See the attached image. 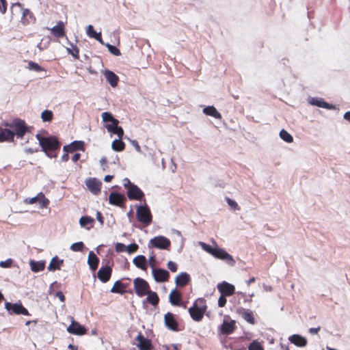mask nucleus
<instances>
[{"instance_id": "864d4df0", "label": "nucleus", "mask_w": 350, "mask_h": 350, "mask_svg": "<svg viewBox=\"0 0 350 350\" xmlns=\"http://www.w3.org/2000/svg\"><path fill=\"white\" fill-rule=\"evenodd\" d=\"M115 248L117 252H122L126 251V246L121 243H117L115 245Z\"/></svg>"}, {"instance_id": "f03ea898", "label": "nucleus", "mask_w": 350, "mask_h": 350, "mask_svg": "<svg viewBox=\"0 0 350 350\" xmlns=\"http://www.w3.org/2000/svg\"><path fill=\"white\" fill-rule=\"evenodd\" d=\"M101 116L103 122H111V124L105 125L108 132L117 135L120 139H122L124 135V131L121 126H118V120L116 119L110 112H103Z\"/></svg>"}, {"instance_id": "6e6d98bb", "label": "nucleus", "mask_w": 350, "mask_h": 350, "mask_svg": "<svg viewBox=\"0 0 350 350\" xmlns=\"http://www.w3.org/2000/svg\"><path fill=\"white\" fill-rule=\"evenodd\" d=\"M167 268L172 272H176L177 271V265L173 261H169L167 263Z\"/></svg>"}, {"instance_id": "ea45409f", "label": "nucleus", "mask_w": 350, "mask_h": 350, "mask_svg": "<svg viewBox=\"0 0 350 350\" xmlns=\"http://www.w3.org/2000/svg\"><path fill=\"white\" fill-rule=\"evenodd\" d=\"M40 203L41 208H44L49 204V200L45 197L43 193H39V200L38 201Z\"/></svg>"}, {"instance_id": "c85d7f7f", "label": "nucleus", "mask_w": 350, "mask_h": 350, "mask_svg": "<svg viewBox=\"0 0 350 350\" xmlns=\"http://www.w3.org/2000/svg\"><path fill=\"white\" fill-rule=\"evenodd\" d=\"M191 278L188 273H181L176 276L175 282L177 286H185L189 282Z\"/></svg>"}, {"instance_id": "13d9d810", "label": "nucleus", "mask_w": 350, "mask_h": 350, "mask_svg": "<svg viewBox=\"0 0 350 350\" xmlns=\"http://www.w3.org/2000/svg\"><path fill=\"white\" fill-rule=\"evenodd\" d=\"M165 350H180L178 345L172 344L170 345H165L163 347Z\"/></svg>"}, {"instance_id": "7c9ffc66", "label": "nucleus", "mask_w": 350, "mask_h": 350, "mask_svg": "<svg viewBox=\"0 0 350 350\" xmlns=\"http://www.w3.org/2000/svg\"><path fill=\"white\" fill-rule=\"evenodd\" d=\"M289 340L297 347H303L307 345V340L299 335L294 334L289 337Z\"/></svg>"}, {"instance_id": "9b49d317", "label": "nucleus", "mask_w": 350, "mask_h": 350, "mask_svg": "<svg viewBox=\"0 0 350 350\" xmlns=\"http://www.w3.org/2000/svg\"><path fill=\"white\" fill-rule=\"evenodd\" d=\"M217 287L220 294L228 297L232 296L235 292L234 286L225 281L219 283Z\"/></svg>"}, {"instance_id": "2eb2a0df", "label": "nucleus", "mask_w": 350, "mask_h": 350, "mask_svg": "<svg viewBox=\"0 0 350 350\" xmlns=\"http://www.w3.org/2000/svg\"><path fill=\"white\" fill-rule=\"evenodd\" d=\"M112 268L110 266L102 267L97 273L98 278L103 283L107 282L111 276Z\"/></svg>"}, {"instance_id": "a19ab883", "label": "nucleus", "mask_w": 350, "mask_h": 350, "mask_svg": "<svg viewBox=\"0 0 350 350\" xmlns=\"http://www.w3.org/2000/svg\"><path fill=\"white\" fill-rule=\"evenodd\" d=\"M280 136L286 142L291 143L293 142V137L292 135L284 129H282L280 132Z\"/></svg>"}, {"instance_id": "aec40b11", "label": "nucleus", "mask_w": 350, "mask_h": 350, "mask_svg": "<svg viewBox=\"0 0 350 350\" xmlns=\"http://www.w3.org/2000/svg\"><path fill=\"white\" fill-rule=\"evenodd\" d=\"M213 256L217 258L229 261L232 265H233L234 262V260L231 255L227 253L224 250L219 247H215Z\"/></svg>"}, {"instance_id": "de8ad7c7", "label": "nucleus", "mask_w": 350, "mask_h": 350, "mask_svg": "<svg viewBox=\"0 0 350 350\" xmlns=\"http://www.w3.org/2000/svg\"><path fill=\"white\" fill-rule=\"evenodd\" d=\"M109 51L114 55H116V56H119L121 55V53H120V51L115 46H113L111 44H106Z\"/></svg>"}, {"instance_id": "dca6fc26", "label": "nucleus", "mask_w": 350, "mask_h": 350, "mask_svg": "<svg viewBox=\"0 0 350 350\" xmlns=\"http://www.w3.org/2000/svg\"><path fill=\"white\" fill-rule=\"evenodd\" d=\"M152 274L154 280L157 282H167L170 278L169 272L161 268L153 269Z\"/></svg>"}, {"instance_id": "2f4dec72", "label": "nucleus", "mask_w": 350, "mask_h": 350, "mask_svg": "<svg viewBox=\"0 0 350 350\" xmlns=\"http://www.w3.org/2000/svg\"><path fill=\"white\" fill-rule=\"evenodd\" d=\"M94 221V219L90 216H83L79 219L81 226L85 228L87 230L93 228Z\"/></svg>"}, {"instance_id": "49530a36", "label": "nucleus", "mask_w": 350, "mask_h": 350, "mask_svg": "<svg viewBox=\"0 0 350 350\" xmlns=\"http://www.w3.org/2000/svg\"><path fill=\"white\" fill-rule=\"evenodd\" d=\"M226 202L228 203V204L230 206V208L232 210H234V211L240 210L239 206L234 200H232L231 198H230L228 197L226 198Z\"/></svg>"}, {"instance_id": "4468645a", "label": "nucleus", "mask_w": 350, "mask_h": 350, "mask_svg": "<svg viewBox=\"0 0 350 350\" xmlns=\"http://www.w3.org/2000/svg\"><path fill=\"white\" fill-rule=\"evenodd\" d=\"M237 313L240 315L245 321L249 323L250 324L254 325L255 318L254 315V312L248 309H245L243 308H239L237 310Z\"/></svg>"}, {"instance_id": "7ed1b4c3", "label": "nucleus", "mask_w": 350, "mask_h": 350, "mask_svg": "<svg viewBox=\"0 0 350 350\" xmlns=\"http://www.w3.org/2000/svg\"><path fill=\"white\" fill-rule=\"evenodd\" d=\"M207 309L206 300L204 298L197 299L193 306L189 308V312L195 321H201Z\"/></svg>"}, {"instance_id": "6e6552de", "label": "nucleus", "mask_w": 350, "mask_h": 350, "mask_svg": "<svg viewBox=\"0 0 350 350\" xmlns=\"http://www.w3.org/2000/svg\"><path fill=\"white\" fill-rule=\"evenodd\" d=\"M5 308L10 314L29 315L28 310L21 304L5 303Z\"/></svg>"}, {"instance_id": "39448f33", "label": "nucleus", "mask_w": 350, "mask_h": 350, "mask_svg": "<svg viewBox=\"0 0 350 350\" xmlns=\"http://www.w3.org/2000/svg\"><path fill=\"white\" fill-rule=\"evenodd\" d=\"M134 290L136 295L139 297H144L148 293L150 289L149 284L143 278H137L133 280Z\"/></svg>"}, {"instance_id": "774afa93", "label": "nucleus", "mask_w": 350, "mask_h": 350, "mask_svg": "<svg viewBox=\"0 0 350 350\" xmlns=\"http://www.w3.org/2000/svg\"><path fill=\"white\" fill-rule=\"evenodd\" d=\"M154 262H155V257L154 255H152L149 258V264L151 267H154Z\"/></svg>"}, {"instance_id": "1a4fd4ad", "label": "nucleus", "mask_w": 350, "mask_h": 350, "mask_svg": "<svg viewBox=\"0 0 350 350\" xmlns=\"http://www.w3.org/2000/svg\"><path fill=\"white\" fill-rule=\"evenodd\" d=\"M126 195L131 200H142L144 197V192L136 185L128 188Z\"/></svg>"}, {"instance_id": "69168bd1", "label": "nucleus", "mask_w": 350, "mask_h": 350, "mask_svg": "<svg viewBox=\"0 0 350 350\" xmlns=\"http://www.w3.org/2000/svg\"><path fill=\"white\" fill-rule=\"evenodd\" d=\"M81 158V154L80 153H75L72 157V161L73 162H77Z\"/></svg>"}, {"instance_id": "e2e57ef3", "label": "nucleus", "mask_w": 350, "mask_h": 350, "mask_svg": "<svg viewBox=\"0 0 350 350\" xmlns=\"http://www.w3.org/2000/svg\"><path fill=\"white\" fill-rule=\"evenodd\" d=\"M96 219H98V221L100 222V224L101 225L103 224V223H104V218L103 217L102 213L100 211H97V213H96Z\"/></svg>"}, {"instance_id": "b1692460", "label": "nucleus", "mask_w": 350, "mask_h": 350, "mask_svg": "<svg viewBox=\"0 0 350 350\" xmlns=\"http://www.w3.org/2000/svg\"><path fill=\"white\" fill-rule=\"evenodd\" d=\"M99 258L94 252L90 251L88 254V264L92 271H95L98 266Z\"/></svg>"}, {"instance_id": "a211bd4d", "label": "nucleus", "mask_w": 350, "mask_h": 350, "mask_svg": "<svg viewBox=\"0 0 350 350\" xmlns=\"http://www.w3.org/2000/svg\"><path fill=\"white\" fill-rule=\"evenodd\" d=\"M67 331L72 334L81 336L86 333L85 328L78 322L72 321L67 328Z\"/></svg>"}, {"instance_id": "680f3d73", "label": "nucleus", "mask_w": 350, "mask_h": 350, "mask_svg": "<svg viewBox=\"0 0 350 350\" xmlns=\"http://www.w3.org/2000/svg\"><path fill=\"white\" fill-rule=\"evenodd\" d=\"M131 144L132 145L135 147V150L138 152H142V150H141V147L139 145L137 141L136 140H132L131 141Z\"/></svg>"}, {"instance_id": "338daca9", "label": "nucleus", "mask_w": 350, "mask_h": 350, "mask_svg": "<svg viewBox=\"0 0 350 350\" xmlns=\"http://www.w3.org/2000/svg\"><path fill=\"white\" fill-rule=\"evenodd\" d=\"M69 159V155H68V152H66L64 153L62 157H61V160L63 161V162H66L68 161Z\"/></svg>"}, {"instance_id": "603ef678", "label": "nucleus", "mask_w": 350, "mask_h": 350, "mask_svg": "<svg viewBox=\"0 0 350 350\" xmlns=\"http://www.w3.org/2000/svg\"><path fill=\"white\" fill-rule=\"evenodd\" d=\"M226 295H220L219 299H218V306L220 308H223L225 306L226 302H227V299H226Z\"/></svg>"}, {"instance_id": "4c0bfd02", "label": "nucleus", "mask_w": 350, "mask_h": 350, "mask_svg": "<svg viewBox=\"0 0 350 350\" xmlns=\"http://www.w3.org/2000/svg\"><path fill=\"white\" fill-rule=\"evenodd\" d=\"M111 148L116 152L123 151L125 148V144L120 138L115 139L111 144Z\"/></svg>"}, {"instance_id": "4be33fe9", "label": "nucleus", "mask_w": 350, "mask_h": 350, "mask_svg": "<svg viewBox=\"0 0 350 350\" xmlns=\"http://www.w3.org/2000/svg\"><path fill=\"white\" fill-rule=\"evenodd\" d=\"M236 327V322L234 320H231L230 322L224 321L221 325L220 331L221 334L228 335L233 333Z\"/></svg>"}, {"instance_id": "0e129e2a", "label": "nucleus", "mask_w": 350, "mask_h": 350, "mask_svg": "<svg viewBox=\"0 0 350 350\" xmlns=\"http://www.w3.org/2000/svg\"><path fill=\"white\" fill-rule=\"evenodd\" d=\"M321 329V327H312V328H310L309 329V332L312 334H318V332H319V330Z\"/></svg>"}, {"instance_id": "58836bf2", "label": "nucleus", "mask_w": 350, "mask_h": 350, "mask_svg": "<svg viewBox=\"0 0 350 350\" xmlns=\"http://www.w3.org/2000/svg\"><path fill=\"white\" fill-rule=\"evenodd\" d=\"M41 118L43 122H51L53 119V113L51 110H44L41 113Z\"/></svg>"}, {"instance_id": "c03bdc74", "label": "nucleus", "mask_w": 350, "mask_h": 350, "mask_svg": "<svg viewBox=\"0 0 350 350\" xmlns=\"http://www.w3.org/2000/svg\"><path fill=\"white\" fill-rule=\"evenodd\" d=\"M28 68L30 70H33L36 72H42L44 70V68L38 65L37 63L30 61L28 64Z\"/></svg>"}, {"instance_id": "37998d69", "label": "nucleus", "mask_w": 350, "mask_h": 350, "mask_svg": "<svg viewBox=\"0 0 350 350\" xmlns=\"http://www.w3.org/2000/svg\"><path fill=\"white\" fill-rule=\"evenodd\" d=\"M248 350H264V348L259 342L254 340L250 344Z\"/></svg>"}, {"instance_id": "f8f14e48", "label": "nucleus", "mask_w": 350, "mask_h": 350, "mask_svg": "<svg viewBox=\"0 0 350 350\" xmlns=\"http://www.w3.org/2000/svg\"><path fill=\"white\" fill-rule=\"evenodd\" d=\"M138 342L137 346L139 350H153V346L150 339L145 338L142 333H139L135 338Z\"/></svg>"}, {"instance_id": "473e14b6", "label": "nucleus", "mask_w": 350, "mask_h": 350, "mask_svg": "<svg viewBox=\"0 0 350 350\" xmlns=\"http://www.w3.org/2000/svg\"><path fill=\"white\" fill-rule=\"evenodd\" d=\"M203 112L207 115L217 119H221V113L216 109L214 106H208L203 109Z\"/></svg>"}, {"instance_id": "8fccbe9b", "label": "nucleus", "mask_w": 350, "mask_h": 350, "mask_svg": "<svg viewBox=\"0 0 350 350\" xmlns=\"http://www.w3.org/2000/svg\"><path fill=\"white\" fill-rule=\"evenodd\" d=\"M139 247L138 245L136 243H131L129 245L126 246V252L129 254L134 253L137 252Z\"/></svg>"}, {"instance_id": "3c124183", "label": "nucleus", "mask_w": 350, "mask_h": 350, "mask_svg": "<svg viewBox=\"0 0 350 350\" xmlns=\"http://www.w3.org/2000/svg\"><path fill=\"white\" fill-rule=\"evenodd\" d=\"M201 245L202 247V248L206 252H208V254L213 255V252L215 251V247H213L212 246L208 245V244H206L204 243H201Z\"/></svg>"}, {"instance_id": "5fc2aeb1", "label": "nucleus", "mask_w": 350, "mask_h": 350, "mask_svg": "<svg viewBox=\"0 0 350 350\" xmlns=\"http://www.w3.org/2000/svg\"><path fill=\"white\" fill-rule=\"evenodd\" d=\"M7 10L6 0H0V11L2 14H5Z\"/></svg>"}, {"instance_id": "20e7f679", "label": "nucleus", "mask_w": 350, "mask_h": 350, "mask_svg": "<svg viewBox=\"0 0 350 350\" xmlns=\"http://www.w3.org/2000/svg\"><path fill=\"white\" fill-rule=\"evenodd\" d=\"M136 217L138 221L142 223L146 226H149L152 221V216L147 204L137 206Z\"/></svg>"}, {"instance_id": "412c9836", "label": "nucleus", "mask_w": 350, "mask_h": 350, "mask_svg": "<svg viewBox=\"0 0 350 350\" xmlns=\"http://www.w3.org/2000/svg\"><path fill=\"white\" fill-rule=\"evenodd\" d=\"M63 150L66 152H73L77 150H84V142L83 141H74L69 145L64 146Z\"/></svg>"}, {"instance_id": "bb28decb", "label": "nucleus", "mask_w": 350, "mask_h": 350, "mask_svg": "<svg viewBox=\"0 0 350 350\" xmlns=\"http://www.w3.org/2000/svg\"><path fill=\"white\" fill-rule=\"evenodd\" d=\"M36 21V17L27 8L23 10L22 13V22L23 24H29Z\"/></svg>"}, {"instance_id": "052dcab7", "label": "nucleus", "mask_w": 350, "mask_h": 350, "mask_svg": "<svg viewBox=\"0 0 350 350\" xmlns=\"http://www.w3.org/2000/svg\"><path fill=\"white\" fill-rule=\"evenodd\" d=\"M55 297H58L62 302L65 301V296L62 291H57L55 293Z\"/></svg>"}, {"instance_id": "c756f323", "label": "nucleus", "mask_w": 350, "mask_h": 350, "mask_svg": "<svg viewBox=\"0 0 350 350\" xmlns=\"http://www.w3.org/2000/svg\"><path fill=\"white\" fill-rule=\"evenodd\" d=\"M110 291L113 293H119L120 295H123L127 292L126 285H124V282L120 280L115 282Z\"/></svg>"}, {"instance_id": "0eeeda50", "label": "nucleus", "mask_w": 350, "mask_h": 350, "mask_svg": "<svg viewBox=\"0 0 350 350\" xmlns=\"http://www.w3.org/2000/svg\"><path fill=\"white\" fill-rule=\"evenodd\" d=\"M150 244L156 248L161 250H169L171 245V242L170 239L163 236H158L150 239Z\"/></svg>"}, {"instance_id": "6ab92c4d", "label": "nucleus", "mask_w": 350, "mask_h": 350, "mask_svg": "<svg viewBox=\"0 0 350 350\" xmlns=\"http://www.w3.org/2000/svg\"><path fill=\"white\" fill-rule=\"evenodd\" d=\"M49 29L57 38H63L66 35L64 23L62 21H58L55 26Z\"/></svg>"}, {"instance_id": "e433bc0d", "label": "nucleus", "mask_w": 350, "mask_h": 350, "mask_svg": "<svg viewBox=\"0 0 350 350\" xmlns=\"http://www.w3.org/2000/svg\"><path fill=\"white\" fill-rule=\"evenodd\" d=\"M29 265L31 271L35 273L43 271L45 267V264L42 261L31 260Z\"/></svg>"}, {"instance_id": "79ce46f5", "label": "nucleus", "mask_w": 350, "mask_h": 350, "mask_svg": "<svg viewBox=\"0 0 350 350\" xmlns=\"http://www.w3.org/2000/svg\"><path fill=\"white\" fill-rule=\"evenodd\" d=\"M67 51L75 59H78L79 58V49L77 46L72 44V49L68 48Z\"/></svg>"}, {"instance_id": "ddd939ff", "label": "nucleus", "mask_w": 350, "mask_h": 350, "mask_svg": "<svg viewBox=\"0 0 350 350\" xmlns=\"http://www.w3.org/2000/svg\"><path fill=\"white\" fill-rule=\"evenodd\" d=\"M88 189L94 194H98L100 192L102 183L96 178H90L85 181Z\"/></svg>"}, {"instance_id": "cd10ccee", "label": "nucleus", "mask_w": 350, "mask_h": 350, "mask_svg": "<svg viewBox=\"0 0 350 350\" xmlns=\"http://www.w3.org/2000/svg\"><path fill=\"white\" fill-rule=\"evenodd\" d=\"M63 264L64 260L59 259L58 256H55L51 259L48 266V269L51 271L59 270Z\"/></svg>"}, {"instance_id": "393cba45", "label": "nucleus", "mask_w": 350, "mask_h": 350, "mask_svg": "<svg viewBox=\"0 0 350 350\" xmlns=\"http://www.w3.org/2000/svg\"><path fill=\"white\" fill-rule=\"evenodd\" d=\"M133 264L139 269L146 271L147 270V260L143 255L137 256L134 258Z\"/></svg>"}, {"instance_id": "f257e3e1", "label": "nucleus", "mask_w": 350, "mask_h": 350, "mask_svg": "<svg viewBox=\"0 0 350 350\" xmlns=\"http://www.w3.org/2000/svg\"><path fill=\"white\" fill-rule=\"evenodd\" d=\"M36 138L42 150L50 158H55L57 156V151L60 149L61 144L56 137H42L40 135H36Z\"/></svg>"}, {"instance_id": "a878e982", "label": "nucleus", "mask_w": 350, "mask_h": 350, "mask_svg": "<svg viewBox=\"0 0 350 350\" xmlns=\"http://www.w3.org/2000/svg\"><path fill=\"white\" fill-rule=\"evenodd\" d=\"M104 75L107 81L113 88H115L118 85L119 77L113 72L111 70H106L104 73Z\"/></svg>"}, {"instance_id": "a18cd8bd", "label": "nucleus", "mask_w": 350, "mask_h": 350, "mask_svg": "<svg viewBox=\"0 0 350 350\" xmlns=\"http://www.w3.org/2000/svg\"><path fill=\"white\" fill-rule=\"evenodd\" d=\"M84 248L83 242H77L71 245L70 249L74 252H82Z\"/></svg>"}, {"instance_id": "c9c22d12", "label": "nucleus", "mask_w": 350, "mask_h": 350, "mask_svg": "<svg viewBox=\"0 0 350 350\" xmlns=\"http://www.w3.org/2000/svg\"><path fill=\"white\" fill-rule=\"evenodd\" d=\"M146 301L152 306H157L159 304V298L157 293L150 290L148 293L146 294Z\"/></svg>"}, {"instance_id": "9d476101", "label": "nucleus", "mask_w": 350, "mask_h": 350, "mask_svg": "<svg viewBox=\"0 0 350 350\" xmlns=\"http://www.w3.org/2000/svg\"><path fill=\"white\" fill-rule=\"evenodd\" d=\"M126 198L124 194L111 192L109 196V202L111 204L119 207H124Z\"/></svg>"}, {"instance_id": "72a5a7b5", "label": "nucleus", "mask_w": 350, "mask_h": 350, "mask_svg": "<svg viewBox=\"0 0 350 350\" xmlns=\"http://www.w3.org/2000/svg\"><path fill=\"white\" fill-rule=\"evenodd\" d=\"M310 103L312 105H315V106L327 109H331L334 108L332 105L325 102L323 99H318V98H312L311 99V100L310 101Z\"/></svg>"}, {"instance_id": "bf43d9fd", "label": "nucleus", "mask_w": 350, "mask_h": 350, "mask_svg": "<svg viewBox=\"0 0 350 350\" xmlns=\"http://www.w3.org/2000/svg\"><path fill=\"white\" fill-rule=\"evenodd\" d=\"M123 185L127 190L129 187H130L131 185H134V184L132 183L128 178H125L123 180Z\"/></svg>"}, {"instance_id": "f3484780", "label": "nucleus", "mask_w": 350, "mask_h": 350, "mask_svg": "<svg viewBox=\"0 0 350 350\" xmlns=\"http://www.w3.org/2000/svg\"><path fill=\"white\" fill-rule=\"evenodd\" d=\"M164 321L165 326L170 330H178V322L176 320L174 315L171 312H167L164 316Z\"/></svg>"}, {"instance_id": "4d7b16f0", "label": "nucleus", "mask_w": 350, "mask_h": 350, "mask_svg": "<svg viewBox=\"0 0 350 350\" xmlns=\"http://www.w3.org/2000/svg\"><path fill=\"white\" fill-rule=\"evenodd\" d=\"M38 200H39V193L36 197L25 199V202L26 204H32L37 202L38 201Z\"/></svg>"}, {"instance_id": "f704fd0d", "label": "nucleus", "mask_w": 350, "mask_h": 350, "mask_svg": "<svg viewBox=\"0 0 350 350\" xmlns=\"http://www.w3.org/2000/svg\"><path fill=\"white\" fill-rule=\"evenodd\" d=\"M87 34L89 37L93 38L100 43L103 44L101 33H97L92 25H90L87 28Z\"/></svg>"}, {"instance_id": "5701e85b", "label": "nucleus", "mask_w": 350, "mask_h": 350, "mask_svg": "<svg viewBox=\"0 0 350 350\" xmlns=\"http://www.w3.org/2000/svg\"><path fill=\"white\" fill-rule=\"evenodd\" d=\"M169 299L172 305L179 306L181 304V293L177 289H173L170 295Z\"/></svg>"}, {"instance_id": "09e8293b", "label": "nucleus", "mask_w": 350, "mask_h": 350, "mask_svg": "<svg viewBox=\"0 0 350 350\" xmlns=\"http://www.w3.org/2000/svg\"><path fill=\"white\" fill-rule=\"evenodd\" d=\"M13 264V260L12 258H8L4 261L0 262V267L2 268H10L12 267Z\"/></svg>"}, {"instance_id": "423d86ee", "label": "nucleus", "mask_w": 350, "mask_h": 350, "mask_svg": "<svg viewBox=\"0 0 350 350\" xmlns=\"http://www.w3.org/2000/svg\"><path fill=\"white\" fill-rule=\"evenodd\" d=\"M10 126L14 130L12 131L14 135L18 137L22 138L27 131V126L24 120L17 119L14 120Z\"/></svg>"}]
</instances>
